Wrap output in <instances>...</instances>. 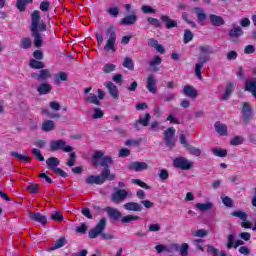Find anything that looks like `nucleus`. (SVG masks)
<instances>
[{"label":"nucleus","instance_id":"1","mask_svg":"<svg viewBox=\"0 0 256 256\" xmlns=\"http://www.w3.org/2000/svg\"><path fill=\"white\" fill-rule=\"evenodd\" d=\"M91 163L93 167H104L100 175H88L85 179L86 185H103L105 181H115L117 175L111 173L109 165H113V158L105 156V153L101 150H97L93 153Z\"/></svg>","mask_w":256,"mask_h":256},{"label":"nucleus","instance_id":"2","mask_svg":"<svg viewBox=\"0 0 256 256\" xmlns=\"http://www.w3.org/2000/svg\"><path fill=\"white\" fill-rule=\"evenodd\" d=\"M47 31V24L41 20V12L34 10L31 13L30 33L34 39V46L39 49L43 47V34Z\"/></svg>","mask_w":256,"mask_h":256},{"label":"nucleus","instance_id":"3","mask_svg":"<svg viewBox=\"0 0 256 256\" xmlns=\"http://www.w3.org/2000/svg\"><path fill=\"white\" fill-rule=\"evenodd\" d=\"M106 37L108 40L104 46V51L115 52V43L117 42V27L115 25H111L107 28Z\"/></svg>","mask_w":256,"mask_h":256},{"label":"nucleus","instance_id":"4","mask_svg":"<svg viewBox=\"0 0 256 256\" xmlns=\"http://www.w3.org/2000/svg\"><path fill=\"white\" fill-rule=\"evenodd\" d=\"M50 151L55 153V151H63L64 153H71L73 151V147L67 145V142L63 139L52 140L50 142Z\"/></svg>","mask_w":256,"mask_h":256},{"label":"nucleus","instance_id":"5","mask_svg":"<svg viewBox=\"0 0 256 256\" xmlns=\"http://www.w3.org/2000/svg\"><path fill=\"white\" fill-rule=\"evenodd\" d=\"M106 225H107V218H101L100 221L96 224V226L89 230L88 237L90 239H97V236L101 235V233L105 231Z\"/></svg>","mask_w":256,"mask_h":256},{"label":"nucleus","instance_id":"6","mask_svg":"<svg viewBox=\"0 0 256 256\" xmlns=\"http://www.w3.org/2000/svg\"><path fill=\"white\" fill-rule=\"evenodd\" d=\"M98 95L94 93H89L88 96L84 98L85 103H91L92 105H101V101L105 99V92L101 89L97 90ZM100 99V100H99Z\"/></svg>","mask_w":256,"mask_h":256},{"label":"nucleus","instance_id":"7","mask_svg":"<svg viewBox=\"0 0 256 256\" xmlns=\"http://www.w3.org/2000/svg\"><path fill=\"white\" fill-rule=\"evenodd\" d=\"M173 167L182 171H189L193 167V162H189L185 157H177L173 160Z\"/></svg>","mask_w":256,"mask_h":256},{"label":"nucleus","instance_id":"8","mask_svg":"<svg viewBox=\"0 0 256 256\" xmlns=\"http://www.w3.org/2000/svg\"><path fill=\"white\" fill-rule=\"evenodd\" d=\"M175 129L173 127H169L164 131V143L169 149H173L175 147Z\"/></svg>","mask_w":256,"mask_h":256},{"label":"nucleus","instance_id":"9","mask_svg":"<svg viewBox=\"0 0 256 256\" xmlns=\"http://www.w3.org/2000/svg\"><path fill=\"white\" fill-rule=\"evenodd\" d=\"M127 197H129V192H127V190L118 189L112 194L111 201L113 203H123V200L127 199Z\"/></svg>","mask_w":256,"mask_h":256},{"label":"nucleus","instance_id":"10","mask_svg":"<svg viewBox=\"0 0 256 256\" xmlns=\"http://www.w3.org/2000/svg\"><path fill=\"white\" fill-rule=\"evenodd\" d=\"M242 115L244 123H249L251 121V117H253V108L249 102H244L242 104Z\"/></svg>","mask_w":256,"mask_h":256},{"label":"nucleus","instance_id":"11","mask_svg":"<svg viewBox=\"0 0 256 256\" xmlns=\"http://www.w3.org/2000/svg\"><path fill=\"white\" fill-rule=\"evenodd\" d=\"M151 122V114L146 113L143 116H139V119L135 121L134 123V127L136 128V131H140L141 128L139 127L140 125H142V127H149V123Z\"/></svg>","mask_w":256,"mask_h":256},{"label":"nucleus","instance_id":"12","mask_svg":"<svg viewBox=\"0 0 256 256\" xmlns=\"http://www.w3.org/2000/svg\"><path fill=\"white\" fill-rule=\"evenodd\" d=\"M31 77L36 79V81H47V79H51V71L49 69H42L39 73L33 72Z\"/></svg>","mask_w":256,"mask_h":256},{"label":"nucleus","instance_id":"13","mask_svg":"<svg viewBox=\"0 0 256 256\" xmlns=\"http://www.w3.org/2000/svg\"><path fill=\"white\" fill-rule=\"evenodd\" d=\"M104 85L108 89V93L112 99L117 101L119 99V88L111 81L105 82Z\"/></svg>","mask_w":256,"mask_h":256},{"label":"nucleus","instance_id":"14","mask_svg":"<svg viewBox=\"0 0 256 256\" xmlns=\"http://www.w3.org/2000/svg\"><path fill=\"white\" fill-rule=\"evenodd\" d=\"M105 211L110 219L113 221H120L123 214L117 208L106 207Z\"/></svg>","mask_w":256,"mask_h":256},{"label":"nucleus","instance_id":"15","mask_svg":"<svg viewBox=\"0 0 256 256\" xmlns=\"http://www.w3.org/2000/svg\"><path fill=\"white\" fill-rule=\"evenodd\" d=\"M129 169L131 171H136L137 173L141 172V171H147V169H149V164H147V162H132L129 165Z\"/></svg>","mask_w":256,"mask_h":256},{"label":"nucleus","instance_id":"16","mask_svg":"<svg viewBox=\"0 0 256 256\" xmlns=\"http://www.w3.org/2000/svg\"><path fill=\"white\" fill-rule=\"evenodd\" d=\"M232 27L233 28L228 32V37H230V39H239V37L245 35V32H243V28H241V26H235V24H233Z\"/></svg>","mask_w":256,"mask_h":256},{"label":"nucleus","instance_id":"17","mask_svg":"<svg viewBox=\"0 0 256 256\" xmlns=\"http://www.w3.org/2000/svg\"><path fill=\"white\" fill-rule=\"evenodd\" d=\"M29 217L32 221L40 223L41 225H47V217L39 212H29Z\"/></svg>","mask_w":256,"mask_h":256},{"label":"nucleus","instance_id":"18","mask_svg":"<svg viewBox=\"0 0 256 256\" xmlns=\"http://www.w3.org/2000/svg\"><path fill=\"white\" fill-rule=\"evenodd\" d=\"M11 157H14V159H18L21 163H31L32 159L31 156H29L28 153L25 154H19L18 151H12L10 153Z\"/></svg>","mask_w":256,"mask_h":256},{"label":"nucleus","instance_id":"19","mask_svg":"<svg viewBox=\"0 0 256 256\" xmlns=\"http://www.w3.org/2000/svg\"><path fill=\"white\" fill-rule=\"evenodd\" d=\"M156 83H157V80H155V76L153 74H150L147 78L146 88L153 95L157 93V88L155 87Z\"/></svg>","mask_w":256,"mask_h":256},{"label":"nucleus","instance_id":"20","mask_svg":"<svg viewBox=\"0 0 256 256\" xmlns=\"http://www.w3.org/2000/svg\"><path fill=\"white\" fill-rule=\"evenodd\" d=\"M183 93L185 97H189L190 99H196V97H198L199 95V92L197 91V89H195L191 85L184 86Z\"/></svg>","mask_w":256,"mask_h":256},{"label":"nucleus","instance_id":"21","mask_svg":"<svg viewBox=\"0 0 256 256\" xmlns=\"http://www.w3.org/2000/svg\"><path fill=\"white\" fill-rule=\"evenodd\" d=\"M210 23L213 25V27H221L225 25V19H223L222 16L210 14L209 15Z\"/></svg>","mask_w":256,"mask_h":256},{"label":"nucleus","instance_id":"22","mask_svg":"<svg viewBox=\"0 0 256 256\" xmlns=\"http://www.w3.org/2000/svg\"><path fill=\"white\" fill-rule=\"evenodd\" d=\"M124 209H126V211H134L136 213H139L143 211V206H141V204L137 202H128L124 204Z\"/></svg>","mask_w":256,"mask_h":256},{"label":"nucleus","instance_id":"23","mask_svg":"<svg viewBox=\"0 0 256 256\" xmlns=\"http://www.w3.org/2000/svg\"><path fill=\"white\" fill-rule=\"evenodd\" d=\"M52 89H53V87L49 83H41L37 87V91H38L39 95H49V93H51Z\"/></svg>","mask_w":256,"mask_h":256},{"label":"nucleus","instance_id":"24","mask_svg":"<svg viewBox=\"0 0 256 256\" xmlns=\"http://www.w3.org/2000/svg\"><path fill=\"white\" fill-rule=\"evenodd\" d=\"M214 129L218 135H221L222 137H225L227 135V126L220 121H216L214 124Z\"/></svg>","mask_w":256,"mask_h":256},{"label":"nucleus","instance_id":"25","mask_svg":"<svg viewBox=\"0 0 256 256\" xmlns=\"http://www.w3.org/2000/svg\"><path fill=\"white\" fill-rule=\"evenodd\" d=\"M162 23L166 24V29H173L175 27H177V21L171 19L169 16L167 15H162L160 17Z\"/></svg>","mask_w":256,"mask_h":256},{"label":"nucleus","instance_id":"26","mask_svg":"<svg viewBox=\"0 0 256 256\" xmlns=\"http://www.w3.org/2000/svg\"><path fill=\"white\" fill-rule=\"evenodd\" d=\"M61 161H59V158L57 157H50L46 160V165L48 169H51V171H55L57 167H59V164Z\"/></svg>","mask_w":256,"mask_h":256},{"label":"nucleus","instance_id":"27","mask_svg":"<svg viewBox=\"0 0 256 256\" xmlns=\"http://www.w3.org/2000/svg\"><path fill=\"white\" fill-rule=\"evenodd\" d=\"M233 91H235V84L233 82H228L226 84V90L224 95L222 96L223 101H227L231 95H233Z\"/></svg>","mask_w":256,"mask_h":256},{"label":"nucleus","instance_id":"28","mask_svg":"<svg viewBox=\"0 0 256 256\" xmlns=\"http://www.w3.org/2000/svg\"><path fill=\"white\" fill-rule=\"evenodd\" d=\"M194 11L196 13V17L199 23H204V21L207 20V14L205 13V10L202 7H195Z\"/></svg>","mask_w":256,"mask_h":256},{"label":"nucleus","instance_id":"29","mask_svg":"<svg viewBox=\"0 0 256 256\" xmlns=\"http://www.w3.org/2000/svg\"><path fill=\"white\" fill-rule=\"evenodd\" d=\"M161 63H163V58L159 55L154 56V58L149 61V65L153 67V71H155V73L159 72L158 65H161Z\"/></svg>","mask_w":256,"mask_h":256},{"label":"nucleus","instance_id":"30","mask_svg":"<svg viewBox=\"0 0 256 256\" xmlns=\"http://www.w3.org/2000/svg\"><path fill=\"white\" fill-rule=\"evenodd\" d=\"M172 247H173L176 251H180V255H181V256H187V255H189V244H187V243H183L180 248H179V245H178V244H173Z\"/></svg>","mask_w":256,"mask_h":256},{"label":"nucleus","instance_id":"31","mask_svg":"<svg viewBox=\"0 0 256 256\" xmlns=\"http://www.w3.org/2000/svg\"><path fill=\"white\" fill-rule=\"evenodd\" d=\"M137 21V15L131 14L121 19V25H135Z\"/></svg>","mask_w":256,"mask_h":256},{"label":"nucleus","instance_id":"32","mask_svg":"<svg viewBox=\"0 0 256 256\" xmlns=\"http://www.w3.org/2000/svg\"><path fill=\"white\" fill-rule=\"evenodd\" d=\"M231 217H237L238 219H240V221H247V212L243 211V210H235L233 212L230 213Z\"/></svg>","mask_w":256,"mask_h":256},{"label":"nucleus","instance_id":"33","mask_svg":"<svg viewBox=\"0 0 256 256\" xmlns=\"http://www.w3.org/2000/svg\"><path fill=\"white\" fill-rule=\"evenodd\" d=\"M55 130V122L52 120H45L42 123V131H45L46 133H49V131Z\"/></svg>","mask_w":256,"mask_h":256},{"label":"nucleus","instance_id":"34","mask_svg":"<svg viewBox=\"0 0 256 256\" xmlns=\"http://www.w3.org/2000/svg\"><path fill=\"white\" fill-rule=\"evenodd\" d=\"M29 3H33V0H17L16 7L18 11L23 13V11L27 9V5H29Z\"/></svg>","mask_w":256,"mask_h":256},{"label":"nucleus","instance_id":"35","mask_svg":"<svg viewBox=\"0 0 256 256\" xmlns=\"http://www.w3.org/2000/svg\"><path fill=\"white\" fill-rule=\"evenodd\" d=\"M65 245H67V239H65V237H61L56 241L55 245L49 248V251H55L56 249H61V247H65Z\"/></svg>","mask_w":256,"mask_h":256},{"label":"nucleus","instance_id":"36","mask_svg":"<svg viewBox=\"0 0 256 256\" xmlns=\"http://www.w3.org/2000/svg\"><path fill=\"white\" fill-rule=\"evenodd\" d=\"M245 91H250V93H253L256 91V81L253 79H249L245 81L244 84Z\"/></svg>","mask_w":256,"mask_h":256},{"label":"nucleus","instance_id":"37","mask_svg":"<svg viewBox=\"0 0 256 256\" xmlns=\"http://www.w3.org/2000/svg\"><path fill=\"white\" fill-rule=\"evenodd\" d=\"M122 66L129 71H135V64L133 63V59L130 57H125L122 63Z\"/></svg>","mask_w":256,"mask_h":256},{"label":"nucleus","instance_id":"38","mask_svg":"<svg viewBox=\"0 0 256 256\" xmlns=\"http://www.w3.org/2000/svg\"><path fill=\"white\" fill-rule=\"evenodd\" d=\"M32 45L33 41L29 37H23L20 40V49H29L30 47H32Z\"/></svg>","mask_w":256,"mask_h":256},{"label":"nucleus","instance_id":"39","mask_svg":"<svg viewBox=\"0 0 256 256\" xmlns=\"http://www.w3.org/2000/svg\"><path fill=\"white\" fill-rule=\"evenodd\" d=\"M186 149L189 151L190 155H194V157H201V149L194 147L191 144H186Z\"/></svg>","mask_w":256,"mask_h":256},{"label":"nucleus","instance_id":"40","mask_svg":"<svg viewBox=\"0 0 256 256\" xmlns=\"http://www.w3.org/2000/svg\"><path fill=\"white\" fill-rule=\"evenodd\" d=\"M29 67L31 69H44L45 64L42 61L31 59L29 62Z\"/></svg>","mask_w":256,"mask_h":256},{"label":"nucleus","instance_id":"41","mask_svg":"<svg viewBox=\"0 0 256 256\" xmlns=\"http://www.w3.org/2000/svg\"><path fill=\"white\" fill-rule=\"evenodd\" d=\"M193 37H195V35H193V32H191V30H189V29H185L183 43L185 45H187V43H191V41H193Z\"/></svg>","mask_w":256,"mask_h":256},{"label":"nucleus","instance_id":"42","mask_svg":"<svg viewBox=\"0 0 256 256\" xmlns=\"http://www.w3.org/2000/svg\"><path fill=\"white\" fill-rule=\"evenodd\" d=\"M26 189L27 191H29V193H32L33 195H35L39 193V184L30 182L26 185Z\"/></svg>","mask_w":256,"mask_h":256},{"label":"nucleus","instance_id":"43","mask_svg":"<svg viewBox=\"0 0 256 256\" xmlns=\"http://www.w3.org/2000/svg\"><path fill=\"white\" fill-rule=\"evenodd\" d=\"M211 152L215 157H227V150L222 149V148H212Z\"/></svg>","mask_w":256,"mask_h":256},{"label":"nucleus","instance_id":"44","mask_svg":"<svg viewBox=\"0 0 256 256\" xmlns=\"http://www.w3.org/2000/svg\"><path fill=\"white\" fill-rule=\"evenodd\" d=\"M196 207L198 208V211H209L213 207V203H196Z\"/></svg>","mask_w":256,"mask_h":256},{"label":"nucleus","instance_id":"45","mask_svg":"<svg viewBox=\"0 0 256 256\" xmlns=\"http://www.w3.org/2000/svg\"><path fill=\"white\" fill-rule=\"evenodd\" d=\"M147 23H149V25H152V27H155L156 29H161L162 27L161 21L157 18L148 17Z\"/></svg>","mask_w":256,"mask_h":256},{"label":"nucleus","instance_id":"46","mask_svg":"<svg viewBox=\"0 0 256 256\" xmlns=\"http://www.w3.org/2000/svg\"><path fill=\"white\" fill-rule=\"evenodd\" d=\"M76 161H77V154L71 151L69 154V159L66 162L67 167H74Z\"/></svg>","mask_w":256,"mask_h":256},{"label":"nucleus","instance_id":"47","mask_svg":"<svg viewBox=\"0 0 256 256\" xmlns=\"http://www.w3.org/2000/svg\"><path fill=\"white\" fill-rule=\"evenodd\" d=\"M222 203L225 205V207H229L230 209L235 207V202H233V199H231L229 196H224L222 198Z\"/></svg>","mask_w":256,"mask_h":256},{"label":"nucleus","instance_id":"48","mask_svg":"<svg viewBox=\"0 0 256 256\" xmlns=\"http://www.w3.org/2000/svg\"><path fill=\"white\" fill-rule=\"evenodd\" d=\"M140 217L137 215H127L122 217V223H131L133 221H139Z\"/></svg>","mask_w":256,"mask_h":256},{"label":"nucleus","instance_id":"49","mask_svg":"<svg viewBox=\"0 0 256 256\" xmlns=\"http://www.w3.org/2000/svg\"><path fill=\"white\" fill-rule=\"evenodd\" d=\"M207 235H209V232H207V230H205V229H198V230L192 232L193 237L203 238V237H207Z\"/></svg>","mask_w":256,"mask_h":256},{"label":"nucleus","instance_id":"50","mask_svg":"<svg viewBox=\"0 0 256 256\" xmlns=\"http://www.w3.org/2000/svg\"><path fill=\"white\" fill-rule=\"evenodd\" d=\"M158 175L161 181H167V179H169V171L167 169H159Z\"/></svg>","mask_w":256,"mask_h":256},{"label":"nucleus","instance_id":"51","mask_svg":"<svg viewBox=\"0 0 256 256\" xmlns=\"http://www.w3.org/2000/svg\"><path fill=\"white\" fill-rule=\"evenodd\" d=\"M227 244L226 247L227 249H233L234 245H235V235L234 234H229L227 236Z\"/></svg>","mask_w":256,"mask_h":256},{"label":"nucleus","instance_id":"52","mask_svg":"<svg viewBox=\"0 0 256 256\" xmlns=\"http://www.w3.org/2000/svg\"><path fill=\"white\" fill-rule=\"evenodd\" d=\"M31 153L38 161H45V157H43V154H41V150L33 148Z\"/></svg>","mask_w":256,"mask_h":256},{"label":"nucleus","instance_id":"53","mask_svg":"<svg viewBox=\"0 0 256 256\" xmlns=\"http://www.w3.org/2000/svg\"><path fill=\"white\" fill-rule=\"evenodd\" d=\"M132 183L138 185V187H142V189H151V186L147 185V183L143 182L141 179H132Z\"/></svg>","mask_w":256,"mask_h":256},{"label":"nucleus","instance_id":"54","mask_svg":"<svg viewBox=\"0 0 256 256\" xmlns=\"http://www.w3.org/2000/svg\"><path fill=\"white\" fill-rule=\"evenodd\" d=\"M56 77V83H59V81H69V75L67 72H59Z\"/></svg>","mask_w":256,"mask_h":256},{"label":"nucleus","instance_id":"55","mask_svg":"<svg viewBox=\"0 0 256 256\" xmlns=\"http://www.w3.org/2000/svg\"><path fill=\"white\" fill-rule=\"evenodd\" d=\"M193 245L196 247L198 251H204L203 249V243H205V240L203 239H196L192 241Z\"/></svg>","mask_w":256,"mask_h":256},{"label":"nucleus","instance_id":"56","mask_svg":"<svg viewBox=\"0 0 256 256\" xmlns=\"http://www.w3.org/2000/svg\"><path fill=\"white\" fill-rule=\"evenodd\" d=\"M105 115V112L101 108H94V114L92 119H101Z\"/></svg>","mask_w":256,"mask_h":256},{"label":"nucleus","instance_id":"57","mask_svg":"<svg viewBox=\"0 0 256 256\" xmlns=\"http://www.w3.org/2000/svg\"><path fill=\"white\" fill-rule=\"evenodd\" d=\"M201 69H203V65L196 63L195 74H196L197 79H199L200 81L203 79V74L201 73Z\"/></svg>","mask_w":256,"mask_h":256},{"label":"nucleus","instance_id":"58","mask_svg":"<svg viewBox=\"0 0 256 256\" xmlns=\"http://www.w3.org/2000/svg\"><path fill=\"white\" fill-rule=\"evenodd\" d=\"M50 219H52L53 221H58L61 222L63 221V214L59 211H55L51 216Z\"/></svg>","mask_w":256,"mask_h":256},{"label":"nucleus","instance_id":"59","mask_svg":"<svg viewBox=\"0 0 256 256\" xmlns=\"http://www.w3.org/2000/svg\"><path fill=\"white\" fill-rule=\"evenodd\" d=\"M141 11L142 13H145V14H149V13H157V10L151 6H148V5H143L141 7Z\"/></svg>","mask_w":256,"mask_h":256},{"label":"nucleus","instance_id":"60","mask_svg":"<svg viewBox=\"0 0 256 256\" xmlns=\"http://www.w3.org/2000/svg\"><path fill=\"white\" fill-rule=\"evenodd\" d=\"M208 248V253L212 256H219V249L215 248V246L208 244L207 245Z\"/></svg>","mask_w":256,"mask_h":256},{"label":"nucleus","instance_id":"61","mask_svg":"<svg viewBox=\"0 0 256 256\" xmlns=\"http://www.w3.org/2000/svg\"><path fill=\"white\" fill-rule=\"evenodd\" d=\"M76 233H81L82 235H85V233H87V224L85 222H82L80 226L76 227Z\"/></svg>","mask_w":256,"mask_h":256},{"label":"nucleus","instance_id":"62","mask_svg":"<svg viewBox=\"0 0 256 256\" xmlns=\"http://www.w3.org/2000/svg\"><path fill=\"white\" fill-rule=\"evenodd\" d=\"M243 141H244L243 137L235 136L234 138H232L230 140V144H232V145H243Z\"/></svg>","mask_w":256,"mask_h":256},{"label":"nucleus","instance_id":"63","mask_svg":"<svg viewBox=\"0 0 256 256\" xmlns=\"http://www.w3.org/2000/svg\"><path fill=\"white\" fill-rule=\"evenodd\" d=\"M117 66L115 64H105L103 67L104 73H113Z\"/></svg>","mask_w":256,"mask_h":256},{"label":"nucleus","instance_id":"64","mask_svg":"<svg viewBox=\"0 0 256 256\" xmlns=\"http://www.w3.org/2000/svg\"><path fill=\"white\" fill-rule=\"evenodd\" d=\"M49 7H51V2L49 1H43L40 3V10L47 12L49 11Z\"/></svg>","mask_w":256,"mask_h":256}]
</instances>
